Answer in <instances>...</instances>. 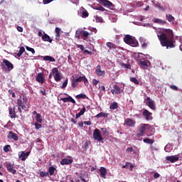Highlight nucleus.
Instances as JSON below:
<instances>
[{
	"label": "nucleus",
	"instance_id": "obj_1",
	"mask_svg": "<svg viewBox=\"0 0 182 182\" xmlns=\"http://www.w3.org/2000/svg\"><path fill=\"white\" fill-rule=\"evenodd\" d=\"M162 33L158 35V38L160 41L161 46L168 48H175L174 43H173V30L168 28H161Z\"/></svg>",
	"mask_w": 182,
	"mask_h": 182
},
{
	"label": "nucleus",
	"instance_id": "obj_2",
	"mask_svg": "<svg viewBox=\"0 0 182 182\" xmlns=\"http://www.w3.org/2000/svg\"><path fill=\"white\" fill-rule=\"evenodd\" d=\"M124 42H125L127 45H129V46H132L133 48H137V46H139V41H136V38L130 35H126L124 36Z\"/></svg>",
	"mask_w": 182,
	"mask_h": 182
},
{
	"label": "nucleus",
	"instance_id": "obj_3",
	"mask_svg": "<svg viewBox=\"0 0 182 182\" xmlns=\"http://www.w3.org/2000/svg\"><path fill=\"white\" fill-rule=\"evenodd\" d=\"M150 127V124H141L138 132L136 134V137H143L146 134V129Z\"/></svg>",
	"mask_w": 182,
	"mask_h": 182
},
{
	"label": "nucleus",
	"instance_id": "obj_4",
	"mask_svg": "<svg viewBox=\"0 0 182 182\" xmlns=\"http://www.w3.org/2000/svg\"><path fill=\"white\" fill-rule=\"evenodd\" d=\"M92 136L95 140L103 143V137L102 136V134H100V130H99V129H95L94 130Z\"/></svg>",
	"mask_w": 182,
	"mask_h": 182
},
{
	"label": "nucleus",
	"instance_id": "obj_5",
	"mask_svg": "<svg viewBox=\"0 0 182 182\" xmlns=\"http://www.w3.org/2000/svg\"><path fill=\"white\" fill-rule=\"evenodd\" d=\"M53 75H54L55 82H60V73L57 68H53Z\"/></svg>",
	"mask_w": 182,
	"mask_h": 182
},
{
	"label": "nucleus",
	"instance_id": "obj_6",
	"mask_svg": "<svg viewBox=\"0 0 182 182\" xmlns=\"http://www.w3.org/2000/svg\"><path fill=\"white\" fill-rule=\"evenodd\" d=\"M143 116L146 118V120H153L152 114L153 113L150 112L149 110L144 109L142 112Z\"/></svg>",
	"mask_w": 182,
	"mask_h": 182
},
{
	"label": "nucleus",
	"instance_id": "obj_7",
	"mask_svg": "<svg viewBox=\"0 0 182 182\" xmlns=\"http://www.w3.org/2000/svg\"><path fill=\"white\" fill-rule=\"evenodd\" d=\"M100 4H102L103 6H105V8H114V5L113 4V3H112L109 0H100Z\"/></svg>",
	"mask_w": 182,
	"mask_h": 182
},
{
	"label": "nucleus",
	"instance_id": "obj_8",
	"mask_svg": "<svg viewBox=\"0 0 182 182\" xmlns=\"http://www.w3.org/2000/svg\"><path fill=\"white\" fill-rule=\"evenodd\" d=\"M7 139H9V140H14V141H18V140L19 139L18 135L12 131H10L9 132Z\"/></svg>",
	"mask_w": 182,
	"mask_h": 182
},
{
	"label": "nucleus",
	"instance_id": "obj_9",
	"mask_svg": "<svg viewBox=\"0 0 182 182\" xmlns=\"http://www.w3.org/2000/svg\"><path fill=\"white\" fill-rule=\"evenodd\" d=\"M102 66L100 65H97L96 70H95V73L97 76H105L106 75V72L105 70H102L101 69Z\"/></svg>",
	"mask_w": 182,
	"mask_h": 182
},
{
	"label": "nucleus",
	"instance_id": "obj_10",
	"mask_svg": "<svg viewBox=\"0 0 182 182\" xmlns=\"http://www.w3.org/2000/svg\"><path fill=\"white\" fill-rule=\"evenodd\" d=\"M36 80L38 83L43 85V83L45 82V77H43V73H39L36 77Z\"/></svg>",
	"mask_w": 182,
	"mask_h": 182
},
{
	"label": "nucleus",
	"instance_id": "obj_11",
	"mask_svg": "<svg viewBox=\"0 0 182 182\" xmlns=\"http://www.w3.org/2000/svg\"><path fill=\"white\" fill-rule=\"evenodd\" d=\"M136 124V121L132 119L131 118H127L124 120V125L129 127H134Z\"/></svg>",
	"mask_w": 182,
	"mask_h": 182
},
{
	"label": "nucleus",
	"instance_id": "obj_12",
	"mask_svg": "<svg viewBox=\"0 0 182 182\" xmlns=\"http://www.w3.org/2000/svg\"><path fill=\"white\" fill-rule=\"evenodd\" d=\"M16 107H9V116L11 119H15L16 117Z\"/></svg>",
	"mask_w": 182,
	"mask_h": 182
},
{
	"label": "nucleus",
	"instance_id": "obj_13",
	"mask_svg": "<svg viewBox=\"0 0 182 182\" xmlns=\"http://www.w3.org/2000/svg\"><path fill=\"white\" fill-rule=\"evenodd\" d=\"M111 93L113 95H120L122 93V90L120 89V87L117 85H114L113 86V89L111 90Z\"/></svg>",
	"mask_w": 182,
	"mask_h": 182
},
{
	"label": "nucleus",
	"instance_id": "obj_14",
	"mask_svg": "<svg viewBox=\"0 0 182 182\" xmlns=\"http://www.w3.org/2000/svg\"><path fill=\"white\" fill-rule=\"evenodd\" d=\"M79 178H80L81 181L83 182H89V174H87V173L84 172L83 173H80Z\"/></svg>",
	"mask_w": 182,
	"mask_h": 182
},
{
	"label": "nucleus",
	"instance_id": "obj_15",
	"mask_svg": "<svg viewBox=\"0 0 182 182\" xmlns=\"http://www.w3.org/2000/svg\"><path fill=\"white\" fill-rule=\"evenodd\" d=\"M60 163L61 166H68L69 164H72L73 163V159H68L65 158V159H63Z\"/></svg>",
	"mask_w": 182,
	"mask_h": 182
},
{
	"label": "nucleus",
	"instance_id": "obj_16",
	"mask_svg": "<svg viewBox=\"0 0 182 182\" xmlns=\"http://www.w3.org/2000/svg\"><path fill=\"white\" fill-rule=\"evenodd\" d=\"M3 63H4L5 66H6L9 71L12 70V69H14V64H12V63H11L9 60L4 59Z\"/></svg>",
	"mask_w": 182,
	"mask_h": 182
},
{
	"label": "nucleus",
	"instance_id": "obj_17",
	"mask_svg": "<svg viewBox=\"0 0 182 182\" xmlns=\"http://www.w3.org/2000/svg\"><path fill=\"white\" fill-rule=\"evenodd\" d=\"M166 159L168 161H171V163H176V161H178L179 158L177 155L176 156H168L166 157Z\"/></svg>",
	"mask_w": 182,
	"mask_h": 182
},
{
	"label": "nucleus",
	"instance_id": "obj_18",
	"mask_svg": "<svg viewBox=\"0 0 182 182\" xmlns=\"http://www.w3.org/2000/svg\"><path fill=\"white\" fill-rule=\"evenodd\" d=\"M29 154H31L30 151H27L26 153L24 151H21V154L18 155V157L22 160V161H25V160L28 159V156H29Z\"/></svg>",
	"mask_w": 182,
	"mask_h": 182
},
{
	"label": "nucleus",
	"instance_id": "obj_19",
	"mask_svg": "<svg viewBox=\"0 0 182 182\" xmlns=\"http://www.w3.org/2000/svg\"><path fill=\"white\" fill-rule=\"evenodd\" d=\"M75 80H77V82L78 83L80 82H84L85 86H86V85H87V83H89V80H87V78H86L85 75L80 76L79 77L75 78Z\"/></svg>",
	"mask_w": 182,
	"mask_h": 182
},
{
	"label": "nucleus",
	"instance_id": "obj_20",
	"mask_svg": "<svg viewBox=\"0 0 182 182\" xmlns=\"http://www.w3.org/2000/svg\"><path fill=\"white\" fill-rule=\"evenodd\" d=\"M100 177L102 178H106V174H107V170L106 168L102 166L100 168Z\"/></svg>",
	"mask_w": 182,
	"mask_h": 182
},
{
	"label": "nucleus",
	"instance_id": "obj_21",
	"mask_svg": "<svg viewBox=\"0 0 182 182\" xmlns=\"http://www.w3.org/2000/svg\"><path fill=\"white\" fill-rule=\"evenodd\" d=\"M6 168L11 174H16V170L14 168V165L11 164H6Z\"/></svg>",
	"mask_w": 182,
	"mask_h": 182
},
{
	"label": "nucleus",
	"instance_id": "obj_22",
	"mask_svg": "<svg viewBox=\"0 0 182 182\" xmlns=\"http://www.w3.org/2000/svg\"><path fill=\"white\" fill-rule=\"evenodd\" d=\"M60 100H62V102H63V103H66L68 102H70L71 103H73L74 105H75V103H76V101H75V100L73 99V97L70 96H68V97L60 98Z\"/></svg>",
	"mask_w": 182,
	"mask_h": 182
},
{
	"label": "nucleus",
	"instance_id": "obj_23",
	"mask_svg": "<svg viewBox=\"0 0 182 182\" xmlns=\"http://www.w3.org/2000/svg\"><path fill=\"white\" fill-rule=\"evenodd\" d=\"M42 41H43V42H49V43H52L53 40L50 38L49 35L44 33V35L42 36Z\"/></svg>",
	"mask_w": 182,
	"mask_h": 182
},
{
	"label": "nucleus",
	"instance_id": "obj_24",
	"mask_svg": "<svg viewBox=\"0 0 182 182\" xmlns=\"http://www.w3.org/2000/svg\"><path fill=\"white\" fill-rule=\"evenodd\" d=\"M17 106H18V107H21V109L23 110H25V109H28L29 107H26L25 105H23V102H22L21 99H18L17 100Z\"/></svg>",
	"mask_w": 182,
	"mask_h": 182
},
{
	"label": "nucleus",
	"instance_id": "obj_25",
	"mask_svg": "<svg viewBox=\"0 0 182 182\" xmlns=\"http://www.w3.org/2000/svg\"><path fill=\"white\" fill-rule=\"evenodd\" d=\"M146 106L150 107L151 110H156V105H154V100L146 102Z\"/></svg>",
	"mask_w": 182,
	"mask_h": 182
},
{
	"label": "nucleus",
	"instance_id": "obj_26",
	"mask_svg": "<svg viewBox=\"0 0 182 182\" xmlns=\"http://www.w3.org/2000/svg\"><path fill=\"white\" fill-rule=\"evenodd\" d=\"M139 66L141 69H147L149 68V65L147 64V61H140L139 62Z\"/></svg>",
	"mask_w": 182,
	"mask_h": 182
},
{
	"label": "nucleus",
	"instance_id": "obj_27",
	"mask_svg": "<svg viewBox=\"0 0 182 182\" xmlns=\"http://www.w3.org/2000/svg\"><path fill=\"white\" fill-rule=\"evenodd\" d=\"M127 153H132V151L134 153V154H137V153L139 152V149H137V148H136L135 149H133V147H128L126 149Z\"/></svg>",
	"mask_w": 182,
	"mask_h": 182
},
{
	"label": "nucleus",
	"instance_id": "obj_28",
	"mask_svg": "<svg viewBox=\"0 0 182 182\" xmlns=\"http://www.w3.org/2000/svg\"><path fill=\"white\" fill-rule=\"evenodd\" d=\"M43 60L49 61V62H56V60L52 56L46 55L43 57Z\"/></svg>",
	"mask_w": 182,
	"mask_h": 182
},
{
	"label": "nucleus",
	"instance_id": "obj_29",
	"mask_svg": "<svg viewBox=\"0 0 182 182\" xmlns=\"http://www.w3.org/2000/svg\"><path fill=\"white\" fill-rule=\"evenodd\" d=\"M154 22V23H159V25H166V23H167V21H163L159 18H155Z\"/></svg>",
	"mask_w": 182,
	"mask_h": 182
},
{
	"label": "nucleus",
	"instance_id": "obj_30",
	"mask_svg": "<svg viewBox=\"0 0 182 182\" xmlns=\"http://www.w3.org/2000/svg\"><path fill=\"white\" fill-rule=\"evenodd\" d=\"M139 42L141 43V48H146L147 46V42L146 41V39L144 38H139Z\"/></svg>",
	"mask_w": 182,
	"mask_h": 182
},
{
	"label": "nucleus",
	"instance_id": "obj_31",
	"mask_svg": "<svg viewBox=\"0 0 182 182\" xmlns=\"http://www.w3.org/2000/svg\"><path fill=\"white\" fill-rule=\"evenodd\" d=\"M25 52V47L23 46H21L20 48V50L18 51V53H16V56L18 58H21V56H22V54Z\"/></svg>",
	"mask_w": 182,
	"mask_h": 182
},
{
	"label": "nucleus",
	"instance_id": "obj_32",
	"mask_svg": "<svg viewBox=\"0 0 182 182\" xmlns=\"http://www.w3.org/2000/svg\"><path fill=\"white\" fill-rule=\"evenodd\" d=\"M109 116V114H106L105 112H100L99 114H97L95 117H97V119H100V117H107Z\"/></svg>",
	"mask_w": 182,
	"mask_h": 182
},
{
	"label": "nucleus",
	"instance_id": "obj_33",
	"mask_svg": "<svg viewBox=\"0 0 182 182\" xmlns=\"http://www.w3.org/2000/svg\"><path fill=\"white\" fill-rule=\"evenodd\" d=\"M55 171H56V168L53 167V166H50L48 168V174H50V176H53V174H55Z\"/></svg>",
	"mask_w": 182,
	"mask_h": 182
},
{
	"label": "nucleus",
	"instance_id": "obj_34",
	"mask_svg": "<svg viewBox=\"0 0 182 182\" xmlns=\"http://www.w3.org/2000/svg\"><path fill=\"white\" fill-rule=\"evenodd\" d=\"M82 18H87V16H89V12H87V10L85 9H82Z\"/></svg>",
	"mask_w": 182,
	"mask_h": 182
},
{
	"label": "nucleus",
	"instance_id": "obj_35",
	"mask_svg": "<svg viewBox=\"0 0 182 182\" xmlns=\"http://www.w3.org/2000/svg\"><path fill=\"white\" fill-rule=\"evenodd\" d=\"M79 82L77 81L76 78L75 79H73L72 80V82H71V86L72 87L75 88V87H77V85Z\"/></svg>",
	"mask_w": 182,
	"mask_h": 182
},
{
	"label": "nucleus",
	"instance_id": "obj_36",
	"mask_svg": "<svg viewBox=\"0 0 182 182\" xmlns=\"http://www.w3.org/2000/svg\"><path fill=\"white\" fill-rule=\"evenodd\" d=\"M119 107V105H117V102H113L112 105L109 106V109L112 110H116Z\"/></svg>",
	"mask_w": 182,
	"mask_h": 182
},
{
	"label": "nucleus",
	"instance_id": "obj_37",
	"mask_svg": "<svg viewBox=\"0 0 182 182\" xmlns=\"http://www.w3.org/2000/svg\"><path fill=\"white\" fill-rule=\"evenodd\" d=\"M107 46L109 49H116V44H114V43H110V42L107 43Z\"/></svg>",
	"mask_w": 182,
	"mask_h": 182
},
{
	"label": "nucleus",
	"instance_id": "obj_38",
	"mask_svg": "<svg viewBox=\"0 0 182 182\" xmlns=\"http://www.w3.org/2000/svg\"><path fill=\"white\" fill-rule=\"evenodd\" d=\"M130 82H132V83H134V85H139V80L136 77H130Z\"/></svg>",
	"mask_w": 182,
	"mask_h": 182
},
{
	"label": "nucleus",
	"instance_id": "obj_39",
	"mask_svg": "<svg viewBox=\"0 0 182 182\" xmlns=\"http://www.w3.org/2000/svg\"><path fill=\"white\" fill-rule=\"evenodd\" d=\"M144 143H147V144H153V143H154V141L153 139L146 138L144 139Z\"/></svg>",
	"mask_w": 182,
	"mask_h": 182
},
{
	"label": "nucleus",
	"instance_id": "obj_40",
	"mask_svg": "<svg viewBox=\"0 0 182 182\" xmlns=\"http://www.w3.org/2000/svg\"><path fill=\"white\" fill-rule=\"evenodd\" d=\"M49 176V172H45V171H41L40 172V177L43 178L44 177H48Z\"/></svg>",
	"mask_w": 182,
	"mask_h": 182
},
{
	"label": "nucleus",
	"instance_id": "obj_41",
	"mask_svg": "<svg viewBox=\"0 0 182 182\" xmlns=\"http://www.w3.org/2000/svg\"><path fill=\"white\" fill-rule=\"evenodd\" d=\"M166 18L168 22H171L172 21H174V17L170 14H166Z\"/></svg>",
	"mask_w": 182,
	"mask_h": 182
},
{
	"label": "nucleus",
	"instance_id": "obj_42",
	"mask_svg": "<svg viewBox=\"0 0 182 182\" xmlns=\"http://www.w3.org/2000/svg\"><path fill=\"white\" fill-rule=\"evenodd\" d=\"M95 9L96 11H101V12H105V11H107L106 10V9H105L103 6H98L97 7L95 8Z\"/></svg>",
	"mask_w": 182,
	"mask_h": 182
},
{
	"label": "nucleus",
	"instance_id": "obj_43",
	"mask_svg": "<svg viewBox=\"0 0 182 182\" xmlns=\"http://www.w3.org/2000/svg\"><path fill=\"white\" fill-rule=\"evenodd\" d=\"M3 150L4 153H8L11 150V145H6L4 146Z\"/></svg>",
	"mask_w": 182,
	"mask_h": 182
},
{
	"label": "nucleus",
	"instance_id": "obj_44",
	"mask_svg": "<svg viewBox=\"0 0 182 182\" xmlns=\"http://www.w3.org/2000/svg\"><path fill=\"white\" fill-rule=\"evenodd\" d=\"M76 99H86V95L85 94H79L75 96Z\"/></svg>",
	"mask_w": 182,
	"mask_h": 182
},
{
	"label": "nucleus",
	"instance_id": "obj_45",
	"mask_svg": "<svg viewBox=\"0 0 182 182\" xmlns=\"http://www.w3.org/2000/svg\"><path fill=\"white\" fill-rule=\"evenodd\" d=\"M36 119L38 122V123H42V118L41 114H37V115L36 116Z\"/></svg>",
	"mask_w": 182,
	"mask_h": 182
},
{
	"label": "nucleus",
	"instance_id": "obj_46",
	"mask_svg": "<svg viewBox=\"0 0 182 182\" xmlns=\"http://www.w3.org/2000/svg\"><path fill=\"white\" fill-rule=\"evenodd\" d=\"M26 50H28V52H31V53H32L33 55H35V49H33V48H31V47H29V46H26Z\"/></svg>",
	"mask_w": 182,
	"mask_h": 182
},
{
	"label": "nucleus",
	"instance_id": "obj_47",
	"mask_svg": "<svg viewBox=\"0 0 182 182\" xmlns=\"http://www.w3.org/2000/svg\"><path fill=\"white\" fill-rule=\"evenodd\" d=\"M82 35L83 38H89L90 33H89V32H87L86 31H82Z\"/></svg>",
	"mask_w": 182,
	"mask_h": 182
},
{
	"label": "nucleus",
	"instance_id": "obj_48",
	"mask_svg": "<svg viewBox=\"0 0 182 182\" xmlns=\"http://www.w3.org/2000/svg\"><path fill=\"white\" fill-rule=\"evenodd\" d=\"M122 67L124 68L125 69H132V65H130V64L122 63Z\"/></svg>",
	"mask_w": 182,
	"mask_h": 182
},
{
	"label": "nucleus",
	"instance_id": "obj_49",
	"mask_svg": "<svg viewBox=\"0 0 182 182\" xmlns=\"http://www.w3.org/2000/svg\"><path fill=\"white\" fill-rule=\"evenodd\" d=\"M68 82H69V79L67 78L61 86L62 89H65V87H66V86H68Z\"/></svg>",
	"mask_w": 182,
	"mask_h": 182
},
{
	"label": "nucleus",
	"instance_id": "obj_50",
	"mask_svg": "<svg viewBox=\"0 0 182 182\" xmlns=\"http://www.w3.org/2000/svg\"><path fill=\"white\" fill-rule=\"evenodd\" d=\"M80 35H82V31H77L75 32V38H77L78 39H80Z\"/></svg>",
	"mask_w": 182,
	"mask_h": 182
},
{
	"label": "nucleus",
	"instance_id": "obj_51",
	"mask_svg": "<svg viewBox=\"0 0 182 182\" xmlns=\"http://www.w3.org/2000/svg\"><path fill=\"white\" fill-rule=\"evenodd\" d=\"M101 130H102V134H104V136H106L109 133V131H107V129H106V128H101Z\"/></svg>",
	"mask_w": 182,
	"mask_h": 182
},
{
	"label": "nucleus",
	"instance_id": "obj_52",
	"mask_svg": "<svg viewBox=\"0 0 182 182\" xmlns=\"http://www.w3.org/2000/svg\"><path fill=\"white\" fill-rule=\"evenodd\" d=\"M100 82V81L96 80V79H93L92 80V85H94V86H97V85Z\"/></svg>",
	"mask_w": 182,
	"mask_h": 182
},
{
	"label": "nucleus",
	"instance_id": "obj_53",
	"mask_svg": "<svg viewBox=\"0 0 182 182\" xmlns=\"http://www.w3.org/2000/svg\"><path fill=\"white\" fill-rule=\"evenodd\" d=\"M95 21L96 22H103V18L100 17V16H97L95 18Z\"/></svg>",
	"mask_w": 182,
	"mask_h": 182
},
{
	"label": "nucleus",
	"instance_id": "obj_54",
	"mask_svg": "<svg viewBox=\"0 0 182 182\" xmlns=\"http://www.w3.org/2000/svg\"><path fill=\"white\" fill-rule=\"evenodd\" d=\"M76 48H78L79 49H80V50H85V47L83 46V45L76 44Z\"/></svg>",
	"mask_w": 182,
	"mask_h": 182
},
{
	"label": "nucleus",
	"instance_id": "obj_55",
	"mask_svg": "<svg viewBox=\"0 0 182 182\" xmlns=\"http://www.w3.org/2000/svg\"><path fill=\"white\" fill-rule=\"evenodd\" d=\"M85 112H86V108L83 107V108L80 111L79 113L81 116H83V114H85Z\"/></svg>",
	"mask_w": 182,
	"mask_h": 182
},
{
	"label": "nucleus",
	"instance_id": "obj_56",
	"mask_svg": "<svg viewBox=\"0 0 182 182\" xmlns=\"http://www.w3.org/2000/svg\"><path fill=\"white\" fill-rule=\"evenodd\" d=\"M52 1H53V0H43L44 5H48V4H50Z\"/></svg>",
	"mask_w": 182,
	"mask_h": 182
},
{
	"label": "nucleus",
	"instance_id": "obj_57",
	"mask_svg": "<svg viewBox=\"0 0 182 182\" xmlns=\"http://www.w3.org/2000/svg\"><path fill=\"white\" fill-rule=\"evenodd\" d=\"M35 127H36V129L38 130V129H41V127H42V124L36 122V123H35Z\"/></svg>",
	"mask_w": 182,
	"mask_h": 182
},
{
	"label": "nucleus",
	"instance_id": "obj_58",
	"mask_svg": "<svg viewBox=\"0 0 182 182\" xmlns=\"http://www.w3.org/2000/svg\"><path fill=\"white\" fill-rule=\"evenodd\" d=\"M170 88L172 89V90H178V88L176 85H171Z\"/></svg>",
	"mask_w": 182,
	"mask_h": 182
},
{
	"label": "nucleus",
	"instance_id": "obj_59",
	"mask_svg": "<svg viewBox=\"0 0 182 182\" xmlns=\"http://www.w3.org/2000/svg\"><path fill=\"white\" fill-rule=\"evenodd\" d=\"M84 124H86L87 126H92V122L90 121H85Z\"/></svg>",
	"mask_w": 182,
	"mask_h": 182
},
{
	"label": "nucleus",
	"instance_id": "obj_60",
	"mask_svg": "<svg viewBox=\"0 0 182 182\" xmlns=\"http://www.w3.org/2000/svg\"><path fill=\"white\" fill-rule=\"evenodd\" d=\"M23 102L26 105L28 103V97H23Z\"/></svg>",
	"mask_w": 182,
	"mask_h": 182
},
{
	"label": "nucleus",
	"instance_id": "obj_61",
	"mask_svg": "<svg viewBox=\"0 0 182 182\" xmlns=\"http://www.w3.org/2000/svg\"><path fill=\"white\" fill-rule=\"evenodd\" d=\"M17 31L18 32H23V28L19 26H17Z\"/></svg>",
	"mask_w": 182,
	"mask_h": 182
},
{
	"label": "nucleus",
	"instance_id": "obj_62",
	"mask_svg": "<svg viewBox=\"0 0 182 182\" xmlns=\"http://www.w3.org/2000/svg\"><path fill=\"white\" fill-rule=\"evenodd\" d=\"M160 177V174L159 173H155L154 174V178H159Z\"/></svg>",
	"mask_w": 182,
	"mask_h": 182
},
{
	"label": "nucleus",
	"instance_id": "obj_63",
	"mask_svg": "<svg viewBox=\"0 0 182 182\" xmlns=\"http://www.w3.org/2000/svg\"><path fill=\"white\" fill-rule=\"evenodd\" d=\"M55 33H60V28L56 27L55 30Z\"/></svg>",
	"mask_w": 182,
	"mask_h": 182
},
{
	"label": "nucleus",
	"instance_id": "obj_64",
	"mask_svg": "<svg viewBox=\"0 0 182 182\" xmlns=\"http://www.w3.org/2000/svg\"><path fill=\"white\" fill-rule=\"evenodd\" d=\"M84 53H87V55H91L92 52L89 51V50H84Z\"/></svg>",
	"mask_w": 182,
	"mask_h": 182
}]
</instances>
